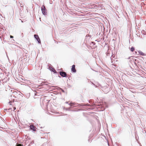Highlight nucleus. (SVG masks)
I'll use <instances>...</instances> for the list:
<instances>
[{
  "instance_id": "obj_1",
  "label": "nucleus",
  "mask_w": 146,
  "mask_h": 146,
  "mask_svg": "<svg viewBox=\"0 0 146 146\" xmlns=\"http://www.w3.org/2000/svg\"><path fill=\"white\" fill-rule=\"evenodd\" d=\"M41 10L42 11V13L44 15H47L46 10L45 7L44 5H43L41 7Z\"/></svg>"
},
{
  "instance_id": "obj_2",
  "label": "nucleus",
  "mask_w": 146,
  "mask_h": 146,
  "mask_svg": "<svg viewBox=\"0 0 146 146\" xmlns=\"http://www.w3.org/2000/svg\"><path fill=\"white\" fill-rule=\"evenodd\" d=\"M60 75L63 77H66L67 75L65 72L63 71H60L59 72Z\"/></svg>"
},
{
  "instance_id": "obj_3",
  "label": "nucleus",
  "mask_w": 146,
  "mask_h": 146,
  "mask_svg": "<svg viewBox=\"0 0 146 146\" xmlns=\"http://www.w3.org/2000/svg\"><path fill=\"white\" fill-rule=\"evenodd\" d=\"M34 36L36 40L39 43H41V41L40 39L38 36V35H34Z\"/></svg>"
},
{
  "instance_id": "obj_4",
  "label": "nucleus",
  "mask_w": 146,
  "mask_h": 146,
  "mask_svg": "<svg viewBox=\"0 0 146 146\" xmlns=\"http://www.w3.org/2000/svg\"><path fill=\"white\" fill-rule=\"evenodd\" d=\"M70 106H73L74 105H77V106H74V107H76L78 105L81 106L80 104H78L75 102H71L70 103L68 104Z\"/></svg>"
},
{
  "instance_id": "obj_5",
  "label": "nucleus",
  "mask_w": 146,
  "mask_h": 146,
  "mask_svg": "<svg viewBox=\"0 0 146 146\" xmlns=\"http://www.w3.org/2000/svg\"><path fill=\"white\" fill-rule=\"evenodd\" d=\"M71 71L74 73L76 72V70L75 69V65H73L72 66L71 68Z\"/></svg>"
},
{
  "instance_id": "obj_6",
  "label": "nucleus",
  "mask_w": 146,
  "mask_h": 146,
  "mask_svg": "<svg viewBox=\"0 0 146 146\" xmlns=\"http://www.w3.org/2000/svg\"><path fill=\"white\" fill-rule=\"evenodd\" d=\"M30 129L31 130H32L34 131H36V127L32 125H30Z\"/></svg>"
},
{
  "instance_id": "obj_7",
  "label": "nucleus",
  "mask_w": 146,
  "mask_h": 146,
  "mask_svg": "<svg viewBox=\"0 0 146 146\" xmlns=\"http://www.w3.org/2000/svg\"><path fill=\"white\" fill-rule=\"evenodd\" d=\"M139 54L141 55H142V56H144L145 55V54L144 53H143V52H141V51H139Z\"/></svg>"
},
{
  "instance_id": "obj_8",
  "label": "nucleus",
  "mask_w": 146,
  "mask_h": 146,
  "mask_svg": "<svg viewBox=\"0 0 146 146\" xmlns=\"http://www.w3.org/2000/svg\"><path fill=\"white\" fill-rule=\"evenodd\" d=\"M130 50H131V52H133L135 48H134L133 47H131V48Z\"/></svg>"
},
{
  "instance_id": "obj_9",
  "label": "nucleus",
  "mask_w": 146,
  "mask_h": 146,
  "mask_svg": "<svg viewBox=\"0 0 146 146\" xmlns=\"http://www.w3.org/2000/svg\"><path fill=\"white\" fill-rule=\"evenodd\" d=\"M46 83H48V82H42L41 83L42 85H45L44 84Z\"/></svg>"
},
{
  "instance_id": "obj_10",
  "label": "nucleus",
  "mask_w": 146,
  "mask_h": 146,
  "mask_svg": "<svg viewBox=\"0 0 146 146\" xmlns=\"http://www.w3.org/2000/svg\"><path fill=\"white\" fill-rule=\"evenodd\" d=\"M92 44H93V45L94 46L95 44V43L94 42H91L90 43V45H91Z\"/></svg>"
},
{
  "instance_id": "obj_11",
  "label": "nucleus",
  "mask_w": 146,
  "mask_h": 146,
  "mask_svg": "<svg viewBox=\"0 0 146 146\" xmlns=\"http://www.w3.org/2000/svg\"><path fill=\"white\" fill-rule=\"evenodd\" d=\"M54 69V68H53L52 67H49V69L50 70H51L52 71V70H53Z\"/></svg>"
},
{
  "instance_id": "obj_12",
  "label": "nucleus",
  "mask_w": 146,
  "mask_h": 146,
  "mask_svg": "<svg viewBox=\"0 0 146 146\" xmlns=\"http://www.w3.org/2000/svg\"><path fill=\"white\" fill-rule=\"evenodd\" d=\"M16 146H23V145L20 144H17Z\"/></svg>"
},
{
  "instance_id": "obj_13",
  "label": "nucleus",
  "mask_w": 146,
  "mask_h": 146,
  "mask_svg": "<svg viewBox=\"0 0 146 146\" xmlns=\"http://www.w3.org/2000/svg\"><path fill=\"white\" fill-rule=\"evenodd\" d=\"M52 71L55 73H57L56 71L54 69L53 70H52Z\"/></svg>"
},
{
  "instance_id": "obj_14",
  "label": "nucleus",
  "mask_w": 146,
  "mask_h": 146,
  "mask_svg": "<svg viewBox=\"0 0 146 146\" xmlns=\"http://www.w3.org/2000/svg\"><path fill=\"white\" fill-rule=\"evenodd\" d=\"M70 108H66L65 109V110H68V111H70Z\"/></svg>"
},
{
  "instance_id": "obj_15",
  "label": "nucleus",
  "mask_w": 146,
  "mask_h": 146,
  "mask_svg": "<svg viewBox=\"0 0 146 146\" xmlns=\"http://www.w3.org/2000/svg\"><path fill=\"white\" fill-rule=\"evenodd\" d=\"M60 89L61 90V91L62 92H64V91L62 89V88H60Z\"/></svg>"
},
{
  "instance_id": "obj_16",
  "label": "nucleus",
  "mask_w": 146,
  "mask_h": 146,
  "mask_svg": "<svg viewBox=\"0 0 146 146\" xmlns=\"http://www.w3.org/2000/svg\"><path fill=\"white\" fill-rule=\"evenodd\" d=\"M113 58V55H112L111 56V59L112 60H113V59H112V58Z\"/></svg>"
},
{
  "instance_id": "obj_17",
  "label": "nucleus",
  "mask_w": 146,
  "mask_h": 146,
  "mask_svg": "<svg viewBox=\"0 0 146 146\" xmlns=\"http://www.w3.org/2000/svg\"><path fill=\"white\" fill-rule=\"evenodd\" d=\"M10 37L11 38H13V36L12 35H10Z\"/></svg>"
},
{
  "instance_id": "obj_18",
  "label": "nucleus",
  "mask_w": 146,
  "mask_h": 146,
  "mask_svg": "<svg viewBox=\"0 0 146 146\" xmlns=\"http://www.w3.org/2000/svg\"><path fill=\"white\" fill-rule=\"evenodd\" d=\"M20 5H21V7H22V6H23V4H22L21 3V4H20Z\"/></svg>"
},
{
  "instance_id": "obj_19",
  "label": "nucleus",
  "mask_w": 146,
  "mask_h": 146,
  "mask_svg": "<svg viewBox=\"0 0 146 146\" xmlns=\"http://www.w3.org/2000/svg\"><path fill=\"white\" fill-rule=\"evenodd\" d=\"M9 104H10V105H11V101H10V102H9Z\"/></svg>"
},
{
  "instance_id": "obj_20",
  "label": "nucleus",
  "mask_w": 146,
  "mask_h": 146,
  "mask_svg": "<svg viewBox=\"0 0 146 146\" xmlns=\"http://www.w3.org/2000/svg\"><path fill=\"white\" fill-rule=\"evenodd\" d=\"M16 109V108L15 107L14 108V111Z\"/></svg>"
},
{
  "instance_id": "obj_21",
  "label": "nucleus",
  "mask_w": 146,
  "mask_h": 146,
  "mask_svg": "<svg viewBox=\"0 0 146 146\" xmlns=\"http://www.w3.org/2000/svg\"><path fill=\"white\" fill-rule=\"evenodd\" d=\"M68 102H66V103L68 104H68Z\"/></svg>"
},
{
  "instance_id": "obj_22",
  "label": "nucleus",
  "mask_w": 146,
  "mask_h": 146,
  "mask_svg": "<svg viewBox=\"0 0 146 146\" xmlns=\"http://www.w3.org/2000/svg\"><path fill=\"white\" fill-rule=\"evenodd\" d=\"M56 114H58V113L57 112H56Z\"/></svg>"
},
{
  "instance_id": "obj_23",
  "label": "nucleus",
  "mask_w": 146,
  "mask_h": 146,
  "mask_svg": "<svg viewBox=\"0 0 146 146\" xmlns=\"http://www.w3.org/2000/svg\"><path fill=\"white\" fill-rule=\"evenodd\" d=\"M12 109L11 108H9V110H11Z\"/></svg>"
},
{
  "instance_id": "obj_24",
  "label": "nucleus",
  "mask_w": 146,
  "mask_h": 146,
  "mask_svg": "<svg viewBox=\"0 0 146 146\" xmlns=\"http://www.w3.org/2000/svg\"><path fill=\"white\" fill-rule=\"evenodd\" d=\"M135 138L137 137V136L136 135H135Z\"/></svg>"
},
{
  "instance_id": "obj_25",
  "label": "nucleus",
  "mask_w": 146,
  "mask_h": 146,
  "mask_svg": "<svg viewBox=\"0 0 146 146\" xmlns=\"http://www.w3.org/2000/svg\"><path fill=\"white\" fill-rule=\"evenodd\" d=\"M21 22H23V21H21Z\"/></svg>"
}]
</instances>
